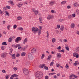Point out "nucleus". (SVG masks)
<instances>
[{
  "instance_id": "obj_3",
  "label": "nucleus",
  "mask_w": 79,
  "mask_h": 79,
  "mask_svg": "<svg viewBox=\"0 0 79 79\" xmlns=\"http://www.w3.org/2000/svg\"><path fill=\"white\" fill-rule=\"evenodd\" d=\"M28 56L29 60H32L34 58V57L32 56V55L31 53H29L28 54Z\"/></svg>"
},
{
  "instance_id": "obj_52",
  "label": "nucleus",
  "mask_w": 79,
  "mask_h": 79,
  "mask_svg": "<svg viewBox=\"0 0 79 79\" xmlns=\"http://www.w3.org/2000/svg\"><path fill=\"white\" fill-rule=\"evenodd\" d=\"M53 63H54L53 62H52L51 63H50V66H52V65H53Z\"/></svg>"
},
{
  "instance_id": "obj_47",
  "label": "nucleus",
  "mask_w": 79,
  "mask_h": 79,
  "mask_svg": "<svg viewBox=\"0 0 79 79\" xmlns=\"http://www.w3.org/2000/svg\"><path fill=\"white\" fill-rule=\"evenodd\" d=\"M13 69L15 70V71H16V70L18 69V68H17V67H14L13 68Z\"/></svg>"
},
{
  "instance_id": "obj_64",
  "label": "nucleus",
  "mask_w": 79,
  "mask_h": 79,
  "mask_svg": "<svg viewBox=\"0 0 79 79\" xmlns=\"http://www.w3.org/2000/svg\"><path fill=\"white\" fill-rule=\"evenodd\" d=\"M77 14H79V10H77Z\"/></svg>"
},
{
  "instance_id": "obj_33",
  "label": "nucleus",
  "mask_w": 79,
  "mask_h": 79,
  "mask_svg": "<svg viewBox=\"0 0 79 79\" xmlns=\"http://www.w3.org/2000/svg\"><path fill=\"white\" fill-rule=\"evenodd\" d=\"M64 29V27L63 26H61L60 27V30L61 31H63Z\"/></svg>"
},
{
  "instance_id": "obj_24",
  "label": "nucleus",
  "mask_w": 79,
  "mask_h": 79,
  "mask_svg": "<svg viewBox=\"0 0 79 79\" xmlns=\"http://www.w3.org/2000/svg\"><path fill=\"white\" fill-rule=\"evenodd\" d=\"M18 29L20 31H23V28L22 27H19Z\"/></svg>"
},
{
  "instance_id": "obj_17",
  "label": "nucleus",
  "mask_w": 79,
  "mask_h": 79,
  "mask_svg": "<svg viewBox=\"0 0 79 79\" xmlns=\"http://www.w3.org/2000/svg\"><path fill=\"white\" fill-rule=\"evenodd\" d=\"M26 42H27V38H25L24 40H23V44H25V43Z\"/></svg>"
},
{
  "instance_id": "obj_30",
  "label": "nucleus",
  "mask_w": 79,
  "mask_h": 79,
  "mask_svg": "<svg viewBox=\"0 0 79 79\" xmlns=\"http://www.w3.org/2000/svg\"><path fill=\"white\" fill-rule=\"evenodd\" d=\"M8 2L9 3H10V4H13V2L12 1H8Z\"/></svg>"
},
{
  "instance_id": "obj_28",
  "label": "nucleus",
  "mask_w": 79,
  "mask_h": 79,
  "mask_svg": "<svg viewBox=\"0 0 79 79\" xmlns=\"http://www.w3.org/2000/svg\"><path fill=\"white\" fill-rule=\"evenodd\" d=\"M44 69L46 70H48V67L45 66L44 67Z\"/></svg>"
},
{
  "instance_id": "obj_46",
  "label": "nucleus",
  "mask_w": 79,
  "mask_h": 79,
  "mask_svg": "<svg viewBox=\"0 0 79 79\" xmlns=\"http://www.w3.org/2000/svg\"><path fill=\"white\" fill-rule=\"evenodd\" d=\"M57 27L58 28V29H60V25H57Z\"/></svg>"
},
{
  "instance_id": "obj_62",
  "label": "nucleus",
  "mask_w": 79,
  "mask_h": 79,
  "mask_svg": "<svg viewBox=\"0 0 79 79\" xmlns=\"http://www.w3.org/2000/svg\"><path fill=\"white\" fill-rule=\"evenodd\" d=\"M56 66L57 67H59V64H56Z\"/></svg>"
},
{
  "instance_id": "obj_34",
  "label": "nucleus",
  "mask_w": 79,
  "mask_h": 79,
  "mask_svg": "<svg viewBox=\"0 0 79 79\" xmlns=\"http://www.w3.org/2000/svg\"><path fill=\"white\" fill-rule=\"evenodd\" d=\"M6 8H7V9H9V10H10V9L11 8V7L10 6H6Z\"/></svg>"
},
{
  "instance_id": "obj_5",
  "label": "nucleus",
  "mask_w": 79,
  "mask_h": 79,
  "mask_svg": "<svg viewBox=\"0 0 79 79\" xmlns=\"http://www.w3.org/2000/svg\"><path fill=\"white\" fill-rule=\"evenodd\" d=\"M73 76L75 77V78H77V76L75 75H74V74L72 73L71 75H70L69 76L70 78H69L70 79H71V77H73Z\"/></svg>"
},
{
  "instance_id": "obj_58",
  "label": "nucleus",
  "mask_w": 79,
  "mask_h": 79,
  "mask_svg": "<svg viewBox=\"0 0 79 79\" xmlns=\"http://www.w3.org/2000/svg\"><path fill=\"white\" fill-rule=\"evenodd\" d=\"M2 73H6V71H5V70H2Z\"/></svg>"
},
{
  "instance_id": "obj_56",
  "label": "nucleus",
  "mask_w": 79,
  "mask_h": 79,
  "mask_svg": "<svg viewBox=\"0 0 79 79\" xmlns=\"http://www.w3.org/2000/svg\"><path fill=\"white\" fill-rule=\"evenodd\" d=\"M72 17V15H70L68 16V18H69V19H71Z\"/></svg>"
},
{
  "instance_id": "obj_21",
  "label": "nucleus",
  "mask_w": 79,
  "mask_h": 79,
  "mask_svg": "<svg viewBox=\"0 0 79 79\" xmlns=\"http://www.w3.org/2000/svg\"><path fill=\"white\" fill-rule=\"evenodd\" d=\"M73 5H74L75 7H77L78 6V4H77V3H74Z\"/></svg>"
},
{
  "instance_id": "obj_7",
  "label": "nucleus",
  "mask_w": 79,
  "mask_h": 79,
  "mask_svg": "<svg viewBox=\"0 0 79 79\" xmlns=\"http://www.w3.org/2000/svg\"><path fill=\"white\" fill-rule=\"evenodd\" d=\"M6 53L4 52L1 55V57L5 58V57L6 56Z\"/></svg>"
},
{
  "instance_id": "obj_26",
  "label": "nucleus",
  "mask_w": 79,
  "mask_h": 79,
  "mask_svg": "<svg viewBox=\"0 0 79 79\" xmlns=\"http://www.w3.org/2000/svg\"><path fill=\"white\" fill-rule=\"evenodd\" d=\"M10 52H9V54H11V53H12V52H13V49L12 48H10Z\"/></svg>"
},
{
  "instance_id": "obj_25",
  "label": "nucleus",
  "mask_w": 79,
  "mask_h": 79,
  "mask_svg": "<svg viewBox=\"0 0 79 79\" xmlns=\"http://www.w3.org/2000/svg\"><path fill=\"white\" fill-rule=\"evenodd\" d=\"M22 18L20 16L18 17L17 18V19H18V20H20L21 19H22Z\"/></svg>"
},
{
  "instance_id": "obj_36",
  "label": "nucleus",
  "mask_w": 79,
  "mask_h": 79,
  "mask_svg": "<svg viewBox=\"0 0 79 79\" xmlns=\"http://www.w3.org/2000/svg\"><path fill=\"white\" fill-rule=\"evenodd\" d=\"M39 22L40 23H42V18H40Z\"/></svg>"
},
{
  "instance_id": "obj_31",
  "label": "nucleus",
  "mask_w": 79,
  "mask_h": 79,
  "mask_svg": "<svg viewBox=\"0 0 79 79\" xmlns=\"http://www.w3.org/2000/svg\"><path fill=\"white\" fill-rule=\"evenodd\" d=\"M22 49L23 51H26V46L24 47L23 48H21Z\"/></svg>"
},
{
  "instance_id": "obj_2",
  "label": "nucleus",
  "mask_w": 79,
  "mask_h": 79,
  "mask_svg": "<svg viewBox=\"0 0 79 79\" xmlns=\"http://www.w3.org/2000/svg\"><path fill=\"white\" fill-rule=\"evenodd\" d=\"M35 74V76L38 79H40L43 76V73L41 72H37Z\"/></svg>"
},
{
  "instance_id": "obj_16",
  "label": "nucleus",
  "mask_w": 79,
  "mask_h": 79,
  "mask_svg": "<svg viewBox=\"0 0 79 79\" xmlns=\"http://www.w3.org/2000/svg\"><path fill=\"white\" fill-rule=\"evenodd\" d=\"M70 26H71V28H74V26H75L74 23H72L70 25Z\"/></svg>"
},
{
  "instance_id": "obj_11",
  "label": "nucleus",
  "mask_w": 79,
  "mask_h": 79,
  "mask_svg": "<svg viewBox=\"0 0 79 79\" xmlns=\"http://www.w3.org/2000/svg\"><path fill=\"white\" fill-rule=\"evenodd\" d=\"M75 51L76 52H79V47H77L76 49L75 50Z\"/></svg>"
},
{
  "instance_id": "obj_45",
  "label": "nucleus",
  "mask_w": 79,
  "mask_h": 79,
  "mask_svg": "<svg viewBox=\"0 0 79 79\" xmlns=\"http://www.w3.org/2000/svg\"><path fill=\"white\" fill-rule=\"evenodd\" d=\"M20 56V55L19 53H18L16 55V57H19Z\"/></svg>"
},
{
  "instance_id": "obj_48",
  "label": "nucleus",
  "mask_w": 79,
  "mask_h": 79,
  "mask_svg": "<svg viewBox=\"0 0 79 79\" xmlns=\"http://www.w3.org/2000/svg\"><path fill=\"white\" fill-rule=\"evenodd\" d=\"M44 57H45V56H44V54H42L41 58H44Z\"/></svg>"
},
{
  "instance_id": "obj_13",
  "label": "nucleus",
  "mask_w": 79,
  "mask_h": 79,
  "mask_svg": "<svg viewBox=\"0 0 79 79\" xmlns=\"http://www.w3.org/2000/svg\"><path fill=\"white\" fill-rule=\"evenodd\" d=\"M57 58H61V55L60 53H58L57 54Z\"/></svg>"
},
{
  "instance_id": "obj_44",
  "label": "nucleus",
  "mask_w": 79,
  "mask_h": 79,
  "mask_svg": "<svg viewBox=\"0 0 79 79\" xmlns=\"http://www.w3.org/2000/svg\"><path fill=\"white\" fill-rule=\"evenodd\" d=\"M13 27H14V29H16V27H17V26L16 25V24L14 25Z\"/></svg>"
},
{
  "instance_id": "obj_61",
  "label": "nucleus",
  "mask_w": 79,
  "mask_h": 79,
  "mask_svg": "<svg viewBox=\"0 0 79 79\" xmlns=\"http://www.w3.org/2000/svg\"><path fill=\"white\" fill-rule=\"evenodd\" d=\"M0 13L1 14V15H3V14L2 13H3V12H2V10H1L0 9Z\"/></svg>"
},
{
  "instance_id": "obj_14",
  "label": "nucleus",
  "mask_w": 79,
  "mask_h": 79,
  "mask_svg": "<svg viewBox=\"0 0 79 79\" xmlns=\"http://www.w3.org/2000/svg\"><path fill=\"white\" fill-rule=\"evenodd\" d=\"M11 56H12L13 57L12 58V59H16V57H15L16 56V55L15 54H14L13 55L12 54Z\"/></svg>"
},
{
  "instance_id": "obj_42",
  "label": "nucleus",
  "mask_w": 79,
  "mask_h": 79,
  "mask_svg": "<svg viewBox=\"0 0 79 79\" xmlns=\"http://www.w3.org/2000/svg\"><path fill=\"white\" fill-rule=\"evenodd\" d=\"M59 52H62V53H64V49H63L62 50H59Z\"/></svg>"
},
{
  "instance_id": "obj_57",
  "label": "nucleus",
  "mask_w": 79,
  "mask_h": 79,
  "mask_svg": "<svg viewBox=\"0 0 79 79\" xmlns=\"http://www.w3.org/2000/svg\"><path fill=\"white\" fill-rule=\"evenodd\" d=\"M72 16L73 17H74L76 16V14H72Z\"/></svg>"
},
{
  "instance_id": "obj_39",
  "label": "nucleus",
  "mask_w": 79,
  "mask_h": 79,
  "mask_svg": "<svg viewBox=\"0 0 79 79\" xmlns=\"http://www.w3.org/2000/svg\"><path fill=\"white\" fill-rule=\"evenodd\" d=\"M40 29L39 30V31H42V26H40L39 27Z\"/></svg>"
},
{
  "instance_id": "obj_12",
  "label": "nucleus",
  "mask_w": 79,
  "mask_h": 79,
  "mask_svg": "<svg viewBox=\"0 0 79 79\" xmlns=\"http://www.w3.org/2000/svg\"><path fill=\"white\" fill-rule=\"evenodd\" d=\"M33 12L36 15H37L39 13V11L37 10H33Z\"/></svg>"
},
{
  "instance_id": "obj_23",
  "label": "nucleus",
  "mask_w": 79,
  "mask_h": 79,
  "mask_svg": "<svg viewBox=\"0 0 79 79\" xmlns=\"http://www.w3.org/2000/svg\"><path fill=\"white\" fill-rule=\"evenodd\" d=\"M26 54V53L24 52H23L21 53V56H25V55Z\"/></svg>"
},
{
  "instance_id": "obj_63",
  "label": "nucleus",
  "mask_w": 79,
  "mask_h": 79,
  "mask_svg": "<svg viewBox=\"0 0 79 79\" xmlns=\"http://www.w3.org/2000/svg\"><path fill=\"white\" fill-rule=\"evenodd\" d=\"M64 42H67V40H66V39H64Z\"/></svg>"
},
{
  "instance_id": "obj_53",
  "label": "nucleus",
  "mask_w": 79,
  "mask_h": 79,
  "mask_svg": "<svg viewBox=\"0 0 79 79\" xmlns=\"http://www.w3.org/2000/svg\"><path fill=\"white\" fill-rule=\"evenodd\" d=\"M66 49L68 51H69V48L68 47H65Z\"/></svg>"
},
{
  "instance_id": "obj_20",
  "label": "nucleus",
  "mask_w": 79,
  "mask_h": 79,
  "mask_svg": "<svg viewBox=\"0 0 79 79\" xmlns=\"http://www.w3.org/2000/svg\"><path fill=\"white\" fill-rule=\"evenodd\" d=\"M2 45H7L6 42H2Z\"/></svg>"
},
{
  "instance_id": "obj_43",
  "label": "nucleus",
  "mask_w": 79,
  "mask_h": 79,
  "mask_svg": "<svg viewBox=\"0 0 79 79\" xmlns=\"http://www.w3.org/2000/svg\"><path fill=\"white\" fill-rule=\"evenodd\" d=\"M77 54V53H74L73 54V55L74 57H76V56Z\"/></svg>"
},
{
  "instance_id": "obj_37",
  "label": "nucleus",
  "mask_w": 79,
  "mask_h": 79,
  "mask_svg": "<svg viewBox=\"0 0 79 79\" xmlns=\"http://www.w3.org/2000/svg\"><path fill=\"white\" fill-rule=\"evenodd\" d=\"M51 58H52V55H50L48 56V59H49V60H50V59H51Z\"/></svg>"
},
{
  "instance_id": "obj_54",
  "label": "nucleus",
  "mask_w": 79,
  "mask_h": 79,
  "mask_svg": "<svg viewBox=\"0 0 79 79\" xmlns=\"http://www.w3.org/2000/svg\"><path fill=\"white\" fill-rule=\"evenodd\" d=\"M75 57H76V58H79V55L78 54H77L76 55Z\"/></svg>"
},
{
  "instance_id": "obj_35",
  "label": "nucleus",
  "mask_w": 79,
  "mask_h": 79,
  "mask_svg": "<svg viewBox=\"0 0 79 79\" xmlns=\"http://www.w3.org/2000/svg\"><path fill=\"white\" fill-rule=\"evenodd\" d=\"M23 5V4H18V6L19 8H20Z\"/></svg>"
},
{
  "instance_id": "obj_15",
  "label": "nucleus",
  "mask_w": 79,
  "mask_h": 79,
  "mask_svg": "<svg viewBox=\"0 0 79 79\" xmlns=\"http://www.w3.org/2000/svg\"><path fill=\"white\" fill-rule=\"evenodd\" d=\"M54 2L52 1V2H50L49 3V5L51 6H52V5H54Z\"/></svg>"
},
{
  "instance_id": "obj_29",
  "label": "nucleus",
  "mask_w": 79,
  "mask_h": 79,
  "mask_svg": "<svg viewBox=\"0 0 79 79\" xmlns=\"http://www.w3.org/2000/svg\"><path fill=\"white\" fill-rule=\"evenodd\" d=\"M52 41L53 43H54V42H55V41H56V39H55V38H53L52 40Z\"/></svg>"
},
{
  "instance_id": "obj_49",
  "label": "nucleus",
  "mask_w": 79,
  "mask_h": 79,
  "mask_svg": "<svg viewBox=\"0 0 79 79\" xmlns=\"http://www.w3.org/2000/svg\"><path fill=\"white\" fill-rule=\"evenodd\" d=\"M12 39H15V36H12L10 37Z\"/></svg>"
},
{
  "instance_id": "obj_18",
  "label": "nucleus",
  "mask_w": 79,
  "mask_h": 79,
  "mask_svg": "<svg viewBox=\"0 0 79 79\" xmlns=\"http://www.w3.org/2000/svg\"><path fill=\"white\" fill-rule=\"evenodd\" d=\"M1 48L2 50H4L6 48V47L5 46H2L1 47Z\"/></svg>"
},
{
  "instance_id": "obj_6",
  "label": "nucleus",
  "mask_w": 79,
  "mask_h": 79,
  "mask_svg": "<svg viewBox=\"0 0 79 79\" xmlns=\"http://www.w3.org/2000/svg\"><path fill=\"white\" fill-rule=\"evenodd\" d=\"M21 38L20 37H17L16 39L15 40V41L16 42H19V41H20L21 40Z\"/></svg>"
},
{
  "instance_id": "obj_40",
  "label": "nucleus",
  "mask_w": 79,
  "mask_h": 79,
  "mask_svg": "<svg viewBox=\"0 0 79 79\" xmlns=\"http://www.w3.org/2000/svg\"><path fill=\"white\" fill-rule=\"evenodd\" d=\"M65 68L67 69H69V65H68V64H66L65 66Z\"/></svg>"
},
{
  "instance_id": "obj_8",
  "label": "nucleus",
  "mask_w": 79,
  "mask_h": 79,
  "mask_svg": "<svg viewBox=\"0 0 79 79\" xmlns=\"http://www.w3.org/2000/svg\"><path fill=\"white\" fill-rule=\"evenodd\" d=\"M36 52V50H35V49L33 48L31 50V53H32V54H34V53H35Z\"/></svg>"
},
{
  "instance_id": "obj_38",
  "label": "nucleus",
  "mask_w": 79,
  "mask_h": 79,
  "mask_svg": "<svg viewBox=\"0 0 79 79\" xmlns=\"http://www.w3.org/2000/svg\"><path fill=\"white\" fill-rule=\"evenodd\" d=\"M66 3V1H63V2H61V5H63L64 4Z\"/></svg>"
},
{
  "instance_id": "obj_51",
  "label": "nucleus",
  "mask_w": 79,
  "mask_h": 79,
  "mask_svg": "<svg viewBox=\"0 0 79 79\" xmlns=\"http://www.w3.org/2000/svg\"><path fill=\"white\" fill-rule=\"evenodd\" d=\"M45 79H48V76H46L45 77Z\"/></svg>"
},
{
  "instance_id": "obj_1",
  "label": "nucleus",
  "mask_w": 79,
  "mask_h": 79,
  "mask_svg": "<svg viewBox=\"0 0 79 79\" xmlns=\"http://www.w3.org/2000/svg\"><path fill=\"white\" fill-rule=\"evenodd\" d=\"M31 30L33 33H35L38 32V35H40L41 34V31L40 30H39V28L37 27H33L31 28Z\"/></svg>"
},
{
  "instance_id": "obj_59",
  "label": "nucleus",
  "mask_w": 79,
  "mask_h": 79,
  "mask_svg": "<svg viewBox=\"0 0 79 79\" xmlns=\"http://www.w3.org/2000/svg\"><path fill=\"white\" fill-rule=\"evenodd\" d=\"M6 10V7L5 6L4 7L3 9V10Z\"/></svg>"
},
{
  "instance_id": "obj_27",
  "label": "nucleus",
  "mask_w": 79,
  "mask_h": 79,
  "mask_svg": "<svg viewBox=\"0 0 79 79\" xmlns=\"http://www.w3.org/2000/svg\"><path fill=\"white\" fill-rule=\"evenodd\" d=\"M49 75L50 76H52V75H53V74H56V73H49Z\"/></svg>"
},
{
  "instance_id": "obj_9",
  "label": "nucleus",
  "mask_w": 79,
  "mask_h": 79,
  "mask_svg": "<svg viewBox=\"0 0 79 79\" xmlns=\"http://www.w3.org/2000/svg\"><path fill=\"white\" fill-rule=\"evenodd\" d=\"M53 18V17L52 15H48L47 18L48 19L50 20V19H52Z\"/></svg>"
},
{
  "instance_id": "obj_22",
  "label": "nucleus",
  "mask_w": 79,
  "mask_h": 79,
  "mask_svg": "<svg viewBox=\"0 0 79 79\" xmlns=\"http://www.w3.org/2000/svg\"><path fill=\"white\" fill-rule=\"evenodd\" d=\"M20 45H21L19 44H16V45H15V48H17V47H18L19 46H20Z\"/></svg>"
},
{
  "instance_id": "obj_10",
  "label": "nucleus",
  "mask_w": 79,
  "mask_h": 79,
  "mask_svg": "<svg viewBox=\"0 0 79 79\" xmlns=\"http://www.w3.org/2000/svg\"><path fill=\"white\" fill-rule=\"evenodd\" d=\"M79 62H78L77 61H75V62L73 64V65L75 66H76V65H79Z\"/></svg>"
},
{
  "instance_id": "obj_41",
  "label": "nucleus",
  "mask_w": 79,
  "mask_h": 79,
  "mask_svg": "<svg viewBox=\"0 0 79 79\" xmlns=\"http://www.w3.org/2000/svg\"><path fill=\"white\" fill-rule=\"evenodd\" d=\"M5 12L6 13V14L7 15H8V16H9V13L6 11H5Z\"/></svg>"
},
{
  "instance_id": "obj_60",
  "label": "nucleus",
  "mask_w": 79,
  "mask_h": 79,
  "mask_svg": "<svg viewBox=\"0 0 79 79\" xmlns=\"http://www.w3.org/2000/svg\"><path fill=\"white\" fill-rule=\"evenodd\" d=\"M63 21V19H59V21H60V22H61Z\"/></svg>"
},
{
  "instance_id": "obj_55",
  "label": "nucleus",
  "mask_w": 79,
  "mask_h": 79,
  "mask_svg": "<svg viewBox=\"0 0 79 79\" xmlns=\"http://www.w3.org/2000/svg\"><path fill=\"white\" fill-rule=\"evenodd\" d=\"M10 25H9L7 26V29L9 30L10 29Z\"/></svg>"
},
{
  "instance_id": "obj_32",
  "label": "nucleus",
  "mask_w": 79,
  "mask_h": 79,
  "mask_svg": "<svg viewBox=\"0 0 79 79\" xmlns=\"http://www.w3.org/2000/svg\"><path fill=\"white\" fill-rule=\"evenodd\" d=\"M11 41H12V39H11V38H10H10L9 39L8 42H11Z\"/></svg>"
},
{
  "instance_id": "obj_4",
  "label": "nucleus",
  "mask_w": 79,
  "mask_h": 79,
  "mask_svg": "<svg viewBox=\"0 0 79 79\" xmlns=\"http://www.w3.org/2000/svg\"><path fill=\"white\" fill-rule=\"evenodd\" d=\"M23 72L24 74H29V70L26 69H23Z\"/></svg>"
},
{
  "instance_id": "obj_19",
  "label": "nucleus",
  "mask_w": 79,
  "mask_h": 79,
  "mask_svg": "<svg viewBox=\"0 0 79 79\" xmlns=\"http://www.w3.org/2000/svg\"><path fill=\"white\" fill-rule=\"evenodd\" d=\"M40 66L41 68H43L44 67V66H45V64H40Z\"/></svg>"
},
{
  "instance_id": "obj_50",
  "label": "nucleus",
  "mask_w": 79,
  "mask_h": 79,
  "mask_svg": "<svg viewBox=\"0 0 79 79\" xmlns=\"http://www.w3.org/2000/svg\"><path fill=\"white\" fill-rule=\"evenodd\" d=\"M61 46H59L57 48V50H60V49H61Z\"/></svg>"
}]
</instances>
